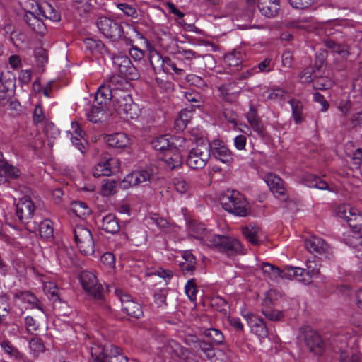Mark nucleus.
<instances>
[{"label":"nucleus","instance_id":"obj_17","mask_svg":"<svg viewBox=\"0 0 362 362\" xmlns=\"http://www.w3.org/2000/svg\"><path fill=\"white\" fill-rule=\"evenodd\" d=\"M305 247L310 253L325 255L329 253V245L321 238L311 236L305 240Z\"/></svg>","mask_w":362,"mask_h":362},{"label":"nucleus","instance_id":"obj_28","mask_svg":"<svg viewBox=\"0 0 362 362\" xmlns=\"http://www.w3.org/2000/svg\"><path fill=\"white\" fill-rule=\"evenodd\" d=\"M162 159L164 160L167 166L171 170L180 168L183 163L181 153L178 152V151H173L171 149L164 153Z\"/></svg>","mask_w":362,"mask_h":362},{"label":"nucleus","instance_id":"obj_60","mask_svg":"<svg viewBox=\"0 0 362 362\" xmlns=\"http://www.w3.org/2000/svg\"><path fill=\"white\" fill-rule=\"evenodd\" d=\"M333 84L331 79L327 77H317L315 74V79L313 82V86L315 89H328Z\"/></svg>","mask_w":362,"mask_h":362},{"label":"nucleus","instance_id":"obj_3","mask_svg":"<svg viewBox=\"0 0 362 362\" xmlns=\"http://www.w3.org/2000/svg\"><path fill=\"white\" fill-rule=\"evenodd\" d=\"M212 238L209 243V247L214 248L228 256L240 254L243 251L241 243L235 238L215 234Z\"/></svg>","mask_w":362,"mask_h":362},{"label":"nucleus","instance_id":"obj_2","mask_svg":"<svg viewBox=\"0 0 362 362\" xmlns=\"http://www.w3.org/2000/svg\"><path fill=\"white\" fill-rule=\"evenodd\" d=\"M112 107L119 117L127 121L136 119L140 115V110L133 102L129 92L117 93L114 95Z\"/></svg>","mask_w":362,"mask_h":362},{"label":"nucleus","instance_id":"obj_63","mask_svg":"<svg viewBox=\"0 0 362 362\" xmlns=\"http://www.w3.org/2000/svg\"><path fill=\"white\" fill-rule=\"evenodd\" d=\"M117 183L114 180H107L102 185L103 194L105 196L113 194L116 192Z\"/></svg>","mask_w":362,"mask_h":362},{"label":"nucleus","instance_id":"obj_61","mask_svg":"<svg viewBox=\"0 0 362 362\" xmlns=\"http://www.w3.org/2000/svg\"><path fill=\"white\" fill-rule=\"evenodd\" d=\"M19 3L25 11V13L30 11H33V13L38 12L40 7V4L36 0H19Z\"/></svg>","mask_w":362,"mask_h":362},{"label":"nucleus","instance_id":"obj_1","mask_svg":"<svg viewBox=\"0 0 362 362\" xmlns=\"http://www.w3.org/2000/svg\"><path fill=\"white\" fill-rule=\"evenodd\" d=\"M223 209L233 214L244 217L250 213V206L244 194L237 190H227L220 197Z\"/></svg>","mask_w":362,"mask_h":362},{"label":"nucleus","instance_id":"obj_55","mask_svg":"<svg viewBox=\"0 0 362 362\" xmlns=\"http://www.w3.org/2000/svg\"><path fill=\"white\" fill-rule=\"evenodd\" d=\"M320 264L315 261H307L306 262V272L307 275L310 278V281L312 279L317 278L320 275Z\"/></svg>","mask_w":362,"mask_h":362},{"label":"nucleus","instance_id":"obj_47","mask_svg":"<svg viewBox=\"0 0 362 362\" xmlns=\"http://www.w3.org/2000/svg\"><path fill=\"white\" fill-rule=\"evenodd\" d=\"M242 53L240 51H236L229 53L226 55L224 60L225 62L231 67L235 68V70H238L239 67L242 64Z\"/></svg>","mask_w":362,"mask_h":362},{"label":"nucleus","instance_id":"obj_14","mask_svg":"<svg viewBox=\"0 0 362 362\" xmlns=\"http://www.w3.org/2000/svg\"><path fill=\"white\" fill-rule=\"evenodd\" d=\"M210 156H212L215 159L220 162L230 165L233 161L232 152L219 141H214L209 144Z\"/></svg>","mask_w":362,"mask_h":362},{"label":"nucleus","instance_id":"obj_52","mask_svg":"<svg viewBox=\"0 0 362 362\" xmlns=\"http://www.w3.org/2000/svg\"><path fill=\"white\" fill-rule=\"evenodd\" d=\"M247 121L252 129L261 137L266 135L265 129L261 121L253 114H248Z\"/></svg>","mask_w":362,"mask_h":362},{"label":"nucleus","instance_id":"obj_16","mask_svg":"<svg viewBox=\"0 0 362 362\" xmlns=\"http://www.w3.org/2000/svg\"><path fill=\"white\" fill-rule=\"evenodd\" d=\"M34 210L35 205L32 200L28 197H24L21 199L16 204V214L22 223L27 224L32 218Z\"/></svg>","mask_w":362,"mask_h":362},{"label":"nucleus","instance_id":"obj_13","mask_svg":"<svg viewBox=\"0 0 362 362\" xmlns=\"http://www.w3.org/2000/svg\"><path fill=\"white\" fill-rule=\"evenodd\" d=\"M112 63L121 75L132 80L137 77L136 70L128 57L124 55L115 56L112 59Z\"/></svg>","mask_w":362,"mask_h":362},{"label":"nucleus","instance_id":"obj_58","mask_svg":"<svg viewBox=\"0 0 362 362\" xmlns=\"http://www.w3.org/2000/svg\"><path fill=\"white\" fill-rule=\"evenodd\" d=\"M185 291L191 301L196 300L198 290L194 279H191L187 281L185 286Z\"/></svg>","mask_w":362,"mask_h":362},{"label":"nucleus","instance_id":"obj_5","mask_svg":"<svg viewBox=\"0 0 362 362\" xmlns=\"http://www.w3.org/2000/svg\"><path fill=\"white\" fill-rule=\"evenodd\" d=\"M74 239L80 252L89 255L94 252V242L90 231L83 226H76L74 230Z\"/></svg>","mask_w":362,"mask_h":362},{"label":"nucleus","instance_id":"obj_53","mask_svg":"<svg viewBox=\"0 0 362 362\" xmlns=\"http://www.w3.org/2000/svg\"><path fill=\"white\" fill-rule=\"evenodd\" d=\"M170 143L171 150L180 152L182 150L188 148L190 142L181 136H175L170 138Z\"/></svg>","mask_w":362,"mask_h":362},{"label":"nucleus","instance_id":"obj_44","mask_svg":"<svg viewBox=\"0 0 362 362\" xmlns=\"http://www.w3.org/2000/svg\"><path fill=\"white\" fill-rule=\"evenodd\" d=\"M39 232L42 238L46 240H51L54 238V227L52 222L45 219L40 222Z\"/></svg>","mask_w":362,"mask_h":362},{"label":"nucleus","instance_id":"obj_64","mask_svg":"<svg viewBox=\"0 0 362 362\" xmlns=\"http://www.w3.org/2000/svg\"><path fill=\"white\" fill-rule=\"evenodd\" d=\"M30 348L31 351L33 352L35 356L39 355L40 353H42L45 350V346L42 343V341L40 339H33L30 340Z\"/></svg>","mask_w":362,"mask_h":362},{"label":"nucleus","instance_id":"obj_32","mask_svg":"<svg viewBox=\"0 0 362 362\" xmlns=\"http://www.w3.org/2000/svg\"><path fill=\"white\" fill-rule=\"evenodd\" d=\"M101 227L105 232L111 234L117 233L120 228L117 217L112 214H109L103 218Z\"/></svg>","mask_w":362,"mask_h":362},{"label":"nucleus","instance_id":"obj_29","mask_svg":"<svg viewBox=\"0 0 362 362\" xmlns=\"http://www.w3.org/2000/svg\"><path fill=\"white\" fill-rule=\"evenodd\" d=\"M303 182L310 188H316L320 190H329L327 182L320 177L313 174L305 175Z\"/></svg>","mask_w":362,"mask_h":362},{"label":"nucleus","instance_id":"obj_30","mask_svg":"<svg viewBox=\"0 0 362 362\" xmlns=\"http://www.w3.org/2000/svg\"><path fill=\"white\" fill-rule=\"evenodd\" d=\"M14 298L23 301V303L29 304L31 308H37L40 311L44 312L40 300L30 291H21L16 293L14 294Z\"/></svg>","mask_w":362,"mask_h":362},{"label":"nucleus","instance_id":"obj_23","mask_svg":"<svg viewBox=\"0 0 362 362\" xmlns=\"http://www.w3.org/2000/svg\"><path fill=\"white\" fill-rule=\"evenodd\" d=\"M21 175V171L16 167L8 163H0V184H5L10 179H16Z\"/></svg>","mask_w":362,"mask_h":362},{"label":"nucleus","instance_id":"obj_8","mask_svg":"<svg viewBox=\"0 0 362 362\" xmlns=\"http://www.w3.org/2000/svg\"><path fill=\"white\" fill-rule=\"evenodd\" d=\"M119 164L120 162L117 158L105 156L93 166L91 173L95 177H109L119 170Z\"/></svg>","mask_w":362,"mask_h":362},{"label":"nucleus","instance_id":"obj_36","mask_svg":"<svg viewBox=\"0 0 362 362\" xmlns=\"http://www.w3.org/2000/svg\"><path fill=\"white\" fill-rule=\"evenodd\" d=\"M40 16L49 19L54 22L59 21L61 19L60 14L50 4L44 2L40 4L38 11Z\"/></svg>","mask_w":362,"mask_h":362},{"label":"nucleus","instance_id":"obj_42","mask_svg":"<svg viewBox=\"0 0 362 362\" xmlns=\"http://www.w3.org/2000/svg\"><path fill=\"white\" fill-rule=\"evenodd\" d=\"M162 351L170 357H179L182 354V347L175 340H168L163 346Z\"/></svg>","mask_w":362,"mask_h":362},{"label":"nucleus","instance_id":"obj_19","mask_svg":"<svg viewBox=\"0 0 362 362\" xmlns=\"http://www.w3.org/2000/svg\"><path fill=\"white\" fill-rule=\"evenodd\" d=\"M259 12L267 18L276 16L280 10V0H257Z\"/></svg>","mask_w":362,"mask_h":362},{"label":"nucleus","instance_id":"obj_49","mask_svg":"<svg viewBox=\"0 0 362 362\" xmlns=\"http://www.w3.org/2000/svg\"><path fill=\"white\" fill-rule=\"evenodd\" d=\"M340 361L339 362H358L359 356L356 351H354L349 347L343 349V346L339 347Z\"/></svg>","mask_w":362,"mask_h":362},{"label":"nucleus","instance_id":"obj_38","mask_svg":"<svg viewBox=\"0 0 362 362\" xmlns=\"http://www.w3.org/2000/svg\"><path fill=\"white\" fill-rule=\"evenodd\" d=\"M325 46L332 52L337 53L342 57L346 58L349 54V49L347 45L340 44L332 39L325 40Z\"/></svg>","mask_w":362,"mask_h":362},{"label":"nucleus","instance_id":"obj_37","mask_svg":"<svg viewBox=\"0 0 362 362\" xmlns=\"http://www.w3.org/2000/svg\"><path fill=\"white\" fill-rule=\"evenodd\" d=\"M152 148L158 151L166 153L170 149V138L168 135H160L153 138L151 142Z\"/></svg>","mask_w":362,"mask_h":362},{"label":"nucleus","instance_id":"obj_51","mask_svg":"<svg viewBox=\"0 0 362 362\" xmlns=\"http://www.w3.org/2000/svg\"><path fill=\"white\" fill-rule=\"evenodd\" d=\"M203 334L216 345L223 344L224 342V336L218 329H207L204 331Z\"/></svg>","mask_w":362,"mask_h":362},{"label":"nucleus","instance_id":"obj_50","mask_svg":"<svg viewBox=\"0 0 362 362\" xmlns=\"http://www.w3.org/2000/svg\"><path fill=\"white\" fill-rule=\"evenodd\" d=\"M84 48L92 54L102 53L104 49L103 43L98 40L86 38L84 42Z\"/></svg>","mask_w":362,"mask_h":362},{"label":"nucleus","instance_id":"obj_10","mask_svg":"<svg viewBox=\"0 0 362 362\" xmlns=\"http://www.w3.org/2000/svg\"><path fill=\"white\" fill-rule=\"evenodd\" d=\"M241 315L246 320L251 332L259 338H265L268 335V328L262 318L245 310H241Z\"/></svg>","mask_w":362,"mask_h":362},{"label":"nucleus","instance_id":"obj_15","mask_svg":"<svg viewBox=\"0 0 362 362\" xmlns=\"http://www.w3.org/2000/svg\"><path fill=\"white\" fill-rule=\"evenodd\" d=\"M187 230L192 237L197 239L201 244L208 247L210 239H213L212 237L215 235V234L211 232L206 230L204 224L197 222L189 223L187 225Z\"/></svg>","mask_w":362,"mask_h":362},{"label":"nucleus","instance_id":"obj_46","mask_svg":"<svg viewBox=\"0 0 362 362\" xmlns=\"http://www.w3.org/2000/svg\"><path fill=\"white\" fill-rule=\"evenodd\" d=\"M241 92V88L238 87L235 83H229L221 88V93L225 99L229 102H233Z\"/></svg>","mask_w":362,"mask_h":362},{"label":"nucleus","instance_id":"obj_7","mask_svg":"<svg viewBox=\"0 0 362 362\" xmlns=\"http://www.w3.org/2000/svg\"><path fill=\"white\" fill-rule=\"evenodd\" d=\"M99 31L107 38L116 40L123 33L122 25L115 21L106 16H100L96 21Z\"/></svg>","mask_w":362,"mask_h":362},{"label":"nucleus","instance_id":"obj_26","mask_svg":"<svg viewBox=\"0 0 362 362\" xmlns=\"http://www.w3.org/2000/svg\"><path fill=\"white\" fill-rule=\"evenodd\" d=\"M265 182L272 193L276 196L285 194V188L282 180L273 173H269L266 176Z\"/></svg>","mask_w":362,"mask_h":362},{"label":"nucleus","instance_id":"obj_33","mask_svg":"<svg viewBox=\"0 0 362 362\" xmlns=\"http://www.w3.org/2000/svg\"><path fill=\"white\" fill-rule=\"evenodd\" d=\"M106 142L112 147L122 148L129 144V139L127 134L119 132L107 135Z\"/></svg>","mask_w":362,"mask_h":362},{"label":"nucleus","instance_id":"obj_43","mask_svg":"<svg viewBox=\"0 0 362 362\" xmlns=\"http://www.w3.org/2000/svg\"><path fill=\"white\" fill-rule=\"evenodd\" d=\"M149 60L156 73L163 71V69H165V57H163L156 50L150 52Z\"/></svg>","mask_w":362,"mask_h":362},{"label":"nucleus","instance_id":"obj_4","mask_svg":"<svg viewBox=\"0 0 362 362\" xmlns=\"http://www.w3.org/2000/svg\"><path fill=\"white\" fill-rule=\"evenodd\" d=\"M209 158V144H203L189 151L185 159V164L192 170H200L206 166Z\"/></svg>","mask_w":362,"mask_h":362},{"label":"nucleus","instance_id":"obj_56","mask_svg":"<svg viewBox=\"0 0 362 362\" xmlns=\"http://www.w3.org/2000/svg\"><path fill=\"white\" fill-rule=\"evenodd\" d=\"M300 272H302L300 267L286 266L283 269V279L297 281Z\"/></svg>","mask_w":362,"mask_h":362},{"label":"nucleus","instance_id":"obj_62","mask_svg":"<svg viewBox=\"0 0 362 362\" xmlns=\"http://www.w3.org/2000/svg\"><path fill=\"white\" fill-rule=\"evenodd\" d=\"M315 0H288L289 4L296 9L303 10L311 6Z\"/></svg>","mask_w":362,"mask_h":362},{"label":"nucleus","instance_id":"obj_18","mask_svg":"<svg viewBox=\"0 0 362 362\" xmlns=\"http://www.w3.org/2000/svg\"><path fill=\"white\" fill-rule=\"evenodd\" d=\"M305 341L310 351L315 354H322L325 343L317 332L311 329L308 331L305 335Z\"/></svg>","mask_w":362,"mask_h":362},{"label":"nucleus","instance_id":"obj_24","mask_svg":"<svg viewBox=\"0 0 362 362\" xmlns=\"http://www.w3.org/2000/svg\"><path fill=\"white\" fill-rule=\"evenodd\" d=\"M71 128L74 132L71 133L68 132L67 134L71 136V141L73 145H74L78 150L83 153L85 150V146L83 143L84 141V132L81 129L78 123L76 122H71Z\"/></svg>","mask_w":362,"mask_h":362},{"label":"nucleus","instance_id":"obj_22","mask_svg":"<svg viewBox=\"0 0 362 362\" xmlns=\"http://www.w3.org/2000/svg\"><path fill=\"white\" fill-rule=\"evenodd\" d=\"M40 16L39 12L30 11L25 13L24 18L30 29L36 33L43 34L46 30V27Z\"/></svg>","mask_w":362,"mask_h":362},{"label":"nucleus","instance_id":"obj_48","mask_svg":"<svg viewBox=\"0 0 362 362\" xmlns=\"http://www.w3.org/2000/svg\"><path fill=\"white\" fill-rule=\"evenodd\" d=\"M289 103L292 110V116L296 124H300L303 121V104L296 99H291Z\"/></svg>","mask_w":362,"mask_h":362},{"label":"nucleus","instance_id":"obj_45","mask_svg":"<svg viewBox=\"0 0 362 362\" xmlns=\"http://www.w3.org/2000/svg\"><path fill=\"white\" fill-rule=\"evenodd\" d=\"M286 92L280 88L267 90L263 93L264 100L272 102H281L284 100Z\"/></svg>","mask_w":362,"mask_h":362},{"label":"nucleus","instance_id":"obj_59","mask_svg":"<svg viewBox=\"0 0 362 362\" xmlns=\"http://www.w3.org/2000/svg\"><path fill=\"white\" fill-rule=\"evenodd\" d=\"M165 69L163 71L164 73H168L171 69L177 76H183L185 74V70L181 68H178L177 64L168 57H165Z\"/></svg>","mask_w":362,"mask_h":362},{"label":"nucleus","instance_id":"obj_41","mask_svg":"<svg viewBox=\"0 0 362 362\" xmlns=\"http://www.w3.org/2000/svg\"><path fill=\"white\" fill-rule=\"evenodd\" d=\"M192 117L191 111L184 109L180 112L178 117L175 121V128L177 131L184 130Z\"/></svg>","mask_w":362,"mask_h":362},{"label":"nucleus","instance_id":"obj_57","mask_svg":"<svg viewBox=\"0 0 362 362\" xmlns=\"http://www.w3.org/2000/svg\"><path fill=\"white\" fill-rule=\"evenodd\" d=\"M184 98L190 103H194L193 106L200 107L202 103V97L195 90H188L183 92Z\"/></svg>","mask_w":362,"mask_h":362},{"label":"nucleus","instance_id":"obj_20","mask_svg":"<svg viewBox=\"0 0 362 362\" xmlns=\"http://www.w3.org/2000/svg\"><path fill=\"white\" fill-rule=\"evenodd\" d=\"M114 93L105 80L98 88L97 92L95 95L94 103L98 105H103L107 107L108 102L112 99L113 101Z\"/></svg>","mask_w":362,"mask_h":362},{"label":"nucleus","instance_id":"obj_54","mask_svg":"<svg viewBox=\"0 0 362 362\" xmlns=\"http://www.w3.org/2000/svg\"><path fill=\"white\" fill-rule=\"evenodd\" d=\"M175 189L182 195L189 197L190 195V185L183 178H175L173 182Z\"/></svg>","mask_w":362,"mask_h":362},{"label":"nucleus","instance_id":"obj_9","mask_svg":"<svg viewBox=\"0 0 362 362\" xmlns=\"http://www.w3.org/2000/svg\"><path fill=\"white\" fill-rule=\"evenodd\" d=\"M16 88L15 76L9 71L0 73V104L5 105L13 97Z\"/></svg>","mask_w":362,"mask_h":362},{"label":"nucleus","instance_id":"obj_31","mask_svg":"<svg viewBox=\"0 0 362 362\" xmlns=\"http://www.w3.org/2000/svg\"><path fill=\"white\" fill-rule=\"evenodd\" d=\"M199 350L204 354L205 358L210 362H218V355L221 351L214 348L213 345L205 341L198 342Z\"/></svg>","mask_w":362,"mask_h":362},{"label":"nucleus","instance_id":"obj_27","mask_svg":"<svg viewBox=\"0 0 362 362\" xmlns=\"http://www.w3.org/2000/svg\"><path fill=\"white\" fill-rule=\"evenodd\" d=\"M115 95L117 93L128 92L130 84L119 75H113L107 80H105Z\"/></svg>","mask_w":362,"mask_h":362},{"label":"nucleus","instance_id":"obj_11","mask_svg":"<svg viewBox=\"0 0 362 362\" xmlns=\"http://www.w3.org/2000/svg\"><path fill=\"white\" fill-rule=\"evenodd\" d=\"M115 294L120 300L122 310L128 315L134 318H139L143 315V310L141 305L135 301L131 296L124 293L119 289L115 290Z\"/></svg>","mask_w":362,"mask_h":362},{"label":"nucleus","instance_id":"obj_40","mask_svg":"<svg viewBox=\"0 0 362 362\" xmlns=\"http://www.w3.org/2000/svg\"><path fill=\"white\" fill-rule=\"evenodd\" d=\"M71 210L76 216L81 218H86L91 212L89 206L85 202L80 201L72 202Z\"/></svg>","mask_w":362,"mask_h":362},{"label":"nucleus","instance_id":"obj_21","mask_svg":"<svg viewBox=\"0 0 362 362\" xmlns=\"http://www.w3.org/2000/svg\"><path fill=\"white\" fill-rule=\"evenodd\" d=\"M242 233L245 239L254 245L259 243L260 239L263 235V232L260 227L254 223H250L242 228Z\"/></svg>","mask_w":362,"mask_h":362},{"label":"nucleus","instance_id":"obj_25","mask_svg":"<svg viewBox=\"0 0 362 362\" xmlns=\"http://www.w3.org/2000/svg\"><path fill=\"white\" fill-rule=\"evenodd\" d=\"M148 223L155 224L160 230L165 233H176L177 231V226L170 223L168 220L160 217L156 214H153L148 218Z\"/></svg>","mask_w":362,"mask_h":362},{"label":"nucleus","instance_id":"obj_34","mask_svg":"<svg viewBox=\"0 0 362 362\" xmlns=\"http://www.w3.org/2000/svg\"><path fill=\"white\" fill-rule=\"evenodd\" d=\"M106 110L107 107L98 105L94 103L90 110L86 113L87 118L93 123L100 122L104 118Z\"/></svg>","mask_w":362,"mask_h":362},{"label":"nucleus","instance_id":"obj_35","mask_svg":"<svg viewBox=\"0 0 362 362\" xmlns=\"http://www.w3.org/2000/svg\"><path fill=\"white\" fill-rule=\"evenodd\" d=\"M92 362H107L106 344L94 343L90 349Z\"/></svg>","mask_w":362,"mask_h":362},{"label":"nucleus","instance_id":"obj_6","mask_svg":"<svg viewBox=\"0 0 362 362\" xmlns=\"http://www.w3.org/2000/svg\"><path fill=\"white\" fill-rule=\"evenodd\" d=\"M79 279L83 290L89 296L95 299H100L103 297V288L93 273L82 271Z\"/></svg>","mask_w":362,"mask_h":362},{"label":"nucleus","instance_id":"obj_39","mask_svg":"<svg viewBox=\"0 0 362 362\" xmlns=\"http://www.w3.org/2000/svg\"><path fill=\"white\" fill-rule=\"evenodd\" d=\"M262 270L264 276L272 280L276 281L278 279H283V269H280L269 263H262Z\"/></svg>","mask_w":362,"mask_h":362},{"label":"nucleus","instance_id":"obj_12","mask_svg":"<svg viewBox=\"0 0 362 362\" xmlns=\"http://www.w3.org/2000/svg\"><path fill=\"white\" fill-rule=\"evenodd\" d=\"M151 176L152 172L148 169L134 171L124 177L122 180V187L126 189L139 185H148Z\"/></svg>","mask_w":362,"mask_h":362}]
</instances>
